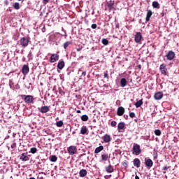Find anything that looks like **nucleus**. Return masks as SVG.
I'll return each instance as SVG.
<instances>
[{"instance_id": "c85d7f7f", "label": "nucleus", "mask_w": 179, "mask_h": 179, "mask_svg": "<svg viewBox=\"0 0 179 179\" xmlns=\"http://www.w3.org/2000/svg\"><path fill=\"white\" fill-rule=\"evenodd\" d=\"M152 8H155V9H160V4H159V2L157 1H153Z\"/></svg>"}, {"instance_id": "dca6fc26", "label": "nucleus", "mask_w": 179, "mask_h": 179, "mask_svg": "<svg viewBox=\"0 0 179 179\" xmlns=\"http://www.w3.org/2000/svg\"><path fill=\"white\" fill-rule=\"evenodd\" d=\"M134 167L139 169L141 167V160L138 158H135L133 161Z\"/></svg>"}, {"instance_id": "4be33fe9", "label": "nucleus", "mask_w": 179, "mask_h": 179, "mask_svg": "<svg viewBox=\"0 0 179 179\" xmlns=\"http://www.w3.org/2000/svg\"><path fill=\"white\" fill-rule=\"evenodd\" d=\"M81 135H86L87 134V127L86 126H83L80 129Z\"/></svg>"}, {"instance_id": "2eb2a0df", "label": "nucleus", "mask_w": 179, "mask_h": 179, "mask_svg": "<svg viewBox=\"0 0 179 179\" xmlns=\"http://www.w3.org/2000/svg\"><path fill=\"white\" fill-rule=\"evenodd\" d=\"M154 98L155 100H162L163 99V92H158L155 94Z\"/></svg>"}, {"instance_id": "69168bd1", "label": "nucleus", "mask_w": 179, "mask_h": 179, "mask_svg": "<svg viewBox=\"0 0 179 179\" xmlns=\"http://www.w3.org/2000/svg\"><path fill=\"white\" fill-rule=\"evenodd\" d=\"M18 1H22V0H18Z\"/></svg>"}, {"instance_id": "2f4dec72", "label": "nucleus", "mask_w": 179, "mask_h": 179, "mask_svg": "<svg viewBox=\"0 0 179 179\" xmlns=\"http://www.w3.org/2000/svg\"><path fill=\"white\" fill-rule=\"evenodd\" d=\"M81 120L84 122L88 121L89 120V116L87 115H83L81 116Z\"/></svg>"}, {"instance_id": "13d9d810", "label": "nucleus", "mask_w": 179, "mask_h": 179, "mask_svg": "<svg viewBox=\"0 0 179 179\" xmlns=\"http://www.w3.org/2000/svg\"><path fill=\"white\" fill-rule=\"evenodd\" d=\"M81 71H82V70H81V69H79V70H78V72H81Z\"/></svg>"}, {"instance_id": "bf43d9fd", "label": "nucleus", "mask_w": 179, "mask_h": 179, "mask_svg": "<svg viewBox=\"0 0 179 179\" xmlns=\"http://www.w3.org/2000/svg\"><path fill=\"white\" fill-rule=\"evenodd\" d=\"M77 51H80V49H77Z\"/></svg>"}, {"instance_id": "79ce46f5", "label": "nucleus", "mask_w": 179, "mask_h": 179, "mask_svg": "<svg viewBox=\"0 0 179 179\" xmlns=\"http://www.w3.org/2000/svg\"><path fill=\"white\" fill-rule=\"evenodd\" d=\"M91 27H92V29H97V24H92L91 25Z\"/></svg>"}, {"instance_id": "603ef678", "label": "nucleus", "mask_w": 179, "mask_h": 179, "mask_svg": "<svg viewBox=\"0 0 179 179\" xmlns=\"http://www.w3.org/2000/svg\"><path fill=\"white\" fill-rule=\"evenodd\" d=\"M135 179H139V176H138L137 175H136Z\"/></svg>"}, {"instance_id": "a878e982", "label": "nucleus", "mask_w": 179, "mask_h": 179, "mask_svg": "<svg viewBox=\"0 0 179 179\" xmlns=\"http://www.w3.org/2000/svg\"><path fill=\"white\" fill-rule=\"evenodd\" d=\"M49 160H50L52 163H55L58 160V157L57 155H50L49 157Z\"/></svg>"}, {"instance_id": "72a5a7b5", "label": "nucleus", "mask_w": 179, "mask_h": 179, "mask_svg": "<svg viewBox=\"0 0 179 179\" xmlns=\"http://www.w3.org/2000/svg\"><path fill=\"white\" fill-rule=\"evenodd\" d=\"M169 169H171V166H164L162 168V171H163V174H166V171H167V170H169Z\"/></svg>"}, {"instance_id": "a19ab883", "label": "nucleus", "mask_w": 179, "mask_h": 179, "mask_svg": "<svg viewBox=\"0 0 179 179\" xmlns=\"http://www.w3.org/2000/svg\"><path fill=\"white\" fill-rule=\"evenodd\" d=\"M129 117H130L131 118H134V117H135V113H134V112L130 113H129Z\"/></svg>"}, {"instance_id": "ea45409f", "label": "nucleus", "mask_w": 179, "mask_h": 179, "mask_svg": "<svg viewBox=\"0 0 179 179\" xmlns=\"http://www.w3.org/2000/svg\"><path fill=\"white\" fill-rule=\"evenodd\" d=\"M111 127H116L117 126V122H115V121H114V120H113L112 122H111Z\"/></svg>"}, {"instance_id": "09e8293b", "label": "nucleus", "mask_w": 179, "mask_h": 179, "mask_svg": "<svg viewBox=\"0 0 179 179\" xmlns=\"http://www.w3.org/2000/svg\"><path fill=\"white\" fill-rule=\"evenodd\" d=\"M76 113H77L78 114H80V113H82V111H80V110H78L76 111Z\"/></svg>"}, {"instance_id": "a18cd8bd", "label": "nucleus", "mask_w": 179, "mask_h": 179, "mask_svg": "<svg viewBox=\"0 0 179 179\" xmlns=\"http://www.w3.org/2000/svg\"><path fill=\"white\" fill-rule=\"evenodd\" d=\"M82 75H83V76H86V71H83V72L82 73Z\"/></svg>"}, {"instance_id": "8fccbe9b", "label": "nucleus", "mask_w": 179, "mask_h": 179, "mask_svg": "<svg viewBox=\"0 0 179 179\" xmlns=\"http://www.w3.org/2000/svg\"><path fill=\"white\" fill-rule=\"evenodd\" d=\"M5 3H6V5H8V3H9V2L8 1V0L5 1Z\"/></svg>"}, {"instance_id": "f8f14e48", "label": "nucleus", "mask_w": 179, "mask_h": 179, "mask_svg": "<svg viewBox=\"0 0 179 179\" xmlns=\"http://www.w3.org/2000/svg\"><path fill=\"white\" fill-rule=\"evenodd\" d=\"M38 110L43 114L45 113H48V111H50V106H42L41 108H38Z\"/></svg>"}, {"instance_id": "49530a36", "label": "nucleus", "mask_w": 179, "mask_h": 179, "mask_svg": "<svg viewBox=\"0 0 179 179\" xmlns=\"http://www.w3.org/2000/svg\"><path fill=\"white\" fill-rule=\"evenodd\" d=\"M124 118H125V120H128V115H124Z\"/></svg>"}, {"instance_id": "aec40b11", "label": "nucleus", "mask_w": 179, "mask_h": 179, "mask_svg": "<svg viewBox=\"0 0 179 179\" xmlns=\"http://www.w3.org/2000/svg\"><path fill=\"white\" fill-rule=\"evenodd\" d=\"M80 177H86L87 176V171L86 169H81L79 172Z\"/></svg>"}, {"instance_id": "e433bc0d", "label": "nucleus", "mask_w": 179, "mask_h": 179, "mask_svg": "<svg viewBox=\"0 0 179 179\" xmlns=\"http://www.w3.org/2000/svg\"><path fill=\"white\" fill-rule=\"evenodd\" d=\"M102 44H103V45H108V40H107L106 38H103L102 39Z\"/></svg>"}, {"instance_id": "6e6552de", "label": "nucleus", "mask_w": 179, "mask_h": 179, "mask_svg": "<svg viewBox=\"0 0 179 179\" xmlns=\"http://www.w3.org/2000/svg\"><path fill=\"white\" fill-rule=\"evenodd\" d=\"M29 72H30V68H29V65H27V64L23 65L22 69V75L26 76V75H27L29 73Z\"/></svg>"}, {"instance_id": "f704fd0d", "label": "nucleus", "mask_w": 179, "mask_h": 179, "mask_svg": "<svg viewBox=\"0 0 179 179\" xmlns=\"http://www.w3.org/2000/svg\"><path fill=\"white\" fill-rule=\"evenodd\" d=\"M154 134L157 136H160V135H162V131H160V129H156V130H155Z\"/></svg>"}, {"instance_id": "473e14b6", "label": "nucleus", "mask_w": 179, "mask_h": 179, "mask_svg": "<svg viewBox=\"0 0 179 179\" xmlns=\"http://www.w3.org/2000/svg\"><path fill=\"white\" fill-rule=\"evenodd\" d=\"M64 125V122L62 120H59L56 122V126L58 127V128H61Z\"/></svg>"}, {"instance_id": "e2e57ef3", "label": "nucleus", "mask_w": 179, "mask_h": 179, "mask_svg": "<svg viewBox=\"0 0 179 179\" xmlns=\"http://www.w3.org/2000/svg\"><path fill=\"white\" fill-rule=\"evenodd\" d=\"M111 177V175L109 176V178Z\"/></svg>"}, {"instance_id": "bb28decb", "label": "nucleus", "mask_w": 179, "mask_h": 179, "mask_svg": "<svg viewBox=\"0 0 179 179\" xmlns=\"http://www.w3.org/2000/svg\"><path fill=\"white\" fill-rule=\"evenodd\" d=\"M102 150H104V147L103 145H101L95 149L94 153H100V152H101Z\"/></svg>"}, {"instance_id": "423d86ee", "label": "nucleus", "mask_w": 179, "mask_h": 179, "mask_svg": "<svg viewBox=\"0 0 179 179\" xmlns=\"http://www.w3.org/2000/svg\"><path fill=\"white\" fill-rule=\"evenodd\" d=\"M134 41L138 44H141L142 41V34L141 32H136L134 36Z\"/></svg>"}, {"instance_id": "864d4df0", "label": "nucleus", "mask_w": 179, "mask_h": 179, "mask_svg": "<svg viewBox=\"0 0 179 179\" xmlns=\"http://www.w3.org/2000/svg\"><path fill=\"white\" fill-rule=\"evenodd\" d=\"M115 27H116V29H118V28L120 27V25L117 24V25L115 26Z\"/></svg>"}, {"instance_id": "7ed1b4c3", "label": "nucleus", "mask_w": 179, "mask_h": 179, "mask_svg": "<svg viewBox=\"0 0 179 179\" xmlns=\"http://www.w3.org/2000/svg\"><path fill=\"white\" fill-rule=\"evenodd\" d=\"M67 152L71 156L76 155L78 153V148L75 145H71L67 148Z\"/></svg>"}, {"instance_id": "6e6d98bb", "label": "nucleus", "mask_w": 179, "mask_h": 179, "mask_svg": "<svg viewBox=\"0 0 179 179\" xmlns=\"http://www.w3.org/2000/svg\"><path fill=\"white\" fill-rule=\"evenodd\" d=\"M44 160H45V159H41V162H44Z\"/></svg>"}, {"instance_id": "0eeeda50", "label": "nucleus", "mask_w": 179, "mask_h": 179, "mask_svg": "<svg viewBox=\"0 0 179 179\" xmlns=\"http://www.w3.org/2000/svg\"><path fill=\"white\" fill-rule=\"evenodd\" d=\"M165 64H162L159 66V71L162 75H164V76H167V68Z\"/></svg>"}, {"instance_id": "5701e85b", "label": "nucleus", "mask_w": 179, "mask_h": 179, "mask_svg": "<svg viewBox=\"0 0 179 179\" xmlns=\"http://www.w3.org/2000/svg\"><path fill=\"white\" fill-rule=\"evenodd\" d=\"M101 157V162H107L108 160V154L107 153L102 154Z\"/></svg>"}, {"instance_id": "1a4fd4ad", "label": "nucleus", "mask_w": 179, "mask_h": 179, "mask_svg": "<svg viewBox=\"0 0 179 179\" xmlns=\"http://www.w3.org/2000/svg\"><path fill=\"white\" fill-rule=\"evenodd\" d=\"M115 2L114 1H109L106 3V5L109 9V11L110 10H115V8L114 7Z\"/></svg>"}, {"instance_id": "37998d69", "label": "nucleus", "mask_w": 179, "mask_h": 179, "mask_svg": "<svg viewBox=\"0 0 179 179\" xmlns=\"http://www.w3.org/2000/svg\"><path fill=\"white\" fill-rule=\"evenodd\" d=\"M48 2H50V0H43V3L44 5H47V3H48Z\"/></svg>"}, {"instance_id": "680f3d73", "label": "nucleus", "mask_w": 179, "mask_h": 179, "mask_svg": "<svg viewBox=\"0 0 179 179\" xmlns=\"http://www.w3.org/2000/svg\"><path fill=\"white\" fill-rule=\"evenodd\" d=\"M10 87H12V86L10 85Z\"/></svg>"}, {"instance_id": "a211bd4d", "label": "nucleus", "mask_w": 179, "mask_h": 179, "mask_svg": "<svg viewBox=\"0 0 179 179\" xmlns=\"http://www.w3.org/2000/svg\"><path fill=\"white\" fill-rule=\"evenodd\" d=\"M64 67H65V62H64V60L59 61L57 64L58 69H60V71H62V69H64Z\"/></svg>"}, {"instance_id": "c756f323", "label": "nucleus", "mask_w": 179, "mask_h": 179, "mask_svg": "<svg viewBox=\"0 0 179 179\" xmlns=\"http://www.w3.org/2000/svg\"><path fill=\"white\" fill-rule=\"evenodd\" d=\"M13 8L16 9V10H19V9H20V4L17 2H15L13 4Z\"/></svg>"}, {"instance_id": "c9c22d12", "label": "nucleus", "mask_w": 179, "mask_h": 179, "mask_svg": "<svg viewBox=\"0 0 179 179\" xmlns=\"http://www.w3.org/2000/svg\"><path fill=\"white\" fill-rule=\"evenodd\" d=\"M30 152L32 153V155H34L35 153H37V148H31L30 149Z\"/></svg>"}, {"instance_id": "f03ea898", "label": "nucleus", "mask_w": 179, "mask_h": 179, "mask_svg": "<svg viewBox=\"0 0 179 179\" xmlns=\"http://www.w3.org/2000/svg\"><path fill=\"white\" fill-rule=\"evenodd\" d=\"M29 43H30V37H22L20 40V45H21V47H22V48H26V47H27V45H29Z\"/></svg>"}, {"instance_id": "7c9ffc66", "label": "nucleus", "mask_w": 179, "mask_h": 179, "mask_svg": "<svg viewBox=\"0 0 179 179\" xmlns=\"http://www.w3.org/2000/svg\"><path fill=\"white\" fill-rule=\"evenodd\" d=\"M71 44H72V42L71 41H66V43H64V49L66 50L67 47H69V45H71Z\"/></svg>"}, {"instance_id": "5fc2aeb1", "label": "nucleus", "mask_w": 179, "mask_h": 179, "mask_svg": "<svg viewBox=\"0 0 179 179\" xmlns=\"http://www.w3.org/2000/svg\"><path fill=\"white\" fill-rule=\"evenodd\" d=\"M38 165L41 164V162H38Z\"/></svg>"}, {"instance_id": "58836bf2", "label": "nucleus", "mask_w": 179, "mask_h": 179, "mask_svg": "<svg viewBox=\"0 0 179 179\" xmlns=\"http://www.w3.org/2000/svg\"><path fill=\"white\" fill-rule=\"evenodd\" d=\"M103 78H106V79H108V71H104V73H103Z\"/></svg>"}, {"instance_id": "f257e3e1", "label": "nucleus", "mask_w": 179, "mask_h": 179, "mask_svg": "<svg viewBox=\"0 0 179 179\" xmlns=\"http://www.w3.org/2000/svg\"><path fill=\"white\" fill-rule=\"evenodd\" d=\"M20 97H22L26 104H33L34 103V98L31 95H20Z\"/></svg>"}, {"instance_id": "9d476101", "label": "nucleus", "mask_w": 179, "mask_h": 179, "mask_svg": "<svg viewBox=\"0 0 179 179\" xmlns=\"http://www.w3.org/2000/svg\"><path fill=\"white\" fill-rule=\"evenodd\" d=\"M58 59H59V55L52 54L50 57V62H51V64H53L54 62H57Z\"/></svg>"}, {"instance_id": "20e7f679", "label": "nucleus", "mask_w": 179, "mask_h": 179, "mask_svg": "<svg viewBox=\"0 0 179 179\" xmlns=\"http://www.w3.org/2000/svg\"><path fill=\"white\" fill-rule=\"evenodd\" d=\"M133 150L136 156L142 153V150H141V145H139V144L134 143L133 146Z\"/></svg>"}, {"instance_id": "4468645a", "label": "nucleus", "mask_w": 179, "mask_h": 179, "mask_svg": "<svg viewBox=\"0 0 179 179\" xmlns=\"http://www.w3.org/2000/svg\"><path fill=\"white\" fill-rule=\"evenodd\" d=\"M102 139L105 143H108L111 142V136L108 134H105L103 137Z\"/></svg>"}, {"instance_id": "9b49d317", "label": "nucleus", "mask_w": 179, "mask_h": 179, "mask_svg": "<svg viewBox=\"0 0 179 179\" xmlns=\"http://www.w3.org/2000/svg\"><path fill=\"white\" fill-rule=\"evenodd\" d=\"M29 156H27V152L22 153L20 156V160L22 162H29Z\"/></svg>"}, {"instance_id": "6ab92c4d", "label": "nucleus", "mask_w": 179, "mask_h": 179, "mask_svg": "<svg viewBox=\"0 0 179 179\" xmlns=\"http://www.w3.org/2000/svg\"><path fill=\"white\" fill-rule=\"evenodd\" d=\"M152 15H153V12H152V10H148L147 15L145 18L146 22H149V20H150V17H152Z\"/></svg>"}, {"instance_id": "c03bdc74", "label": "nucleus", "mask_w": 179, "mask_h": 179, "mask_svg": "<svg viewBox=\"0 0 179 179\" xmlns=\"http://www.w3.org/2000/svg\"><path fill=\"white\" fill-rule=\"evenodd\" d=\"M15 148H16V143H14L11 145V148L12 149H15Z\"/></svg>"}, {"instance_id": "39448f33", "label": "nucleus", "mask_w": 179, "mask_h": 179, "mask_svg": "<svg viewBox=\"0 0 179 179\" xmlns=\"http://www.w3.org/2000/svg\"><path fill=\"white\" fill-rule=\"evenodd\" d=\"M166 57L168 61H173V59L176 58V52H174L173 50H169L166 54Z\"/></svg>"}, {"instance_id": "3c124183", "label": "nucleus", "mask_w": 179, "mask_h": 179, "mask_svg": "<svg viewBox=\"0 0 179 179\" xmlns=\"http://www.w3.org/2000/svg\"><path fill=\"white\" fill-rule=\"evenodd\" d=\"M154 159H157V154L154 156Z\"/></svg>"}, {"instance_id": "052dcab7", "label": "nucleus", "mask_w": 179, "mask_h": 179, "mask_svg": "<svg viewBox=\"0 0 179 179\" xmlns=\"http://www.w3.org/2000/svg\"><path fill=\"white\" fill-rule=\"evenodd\" d=\"M165 178H167V176H165Z\"/></svg>"}, {"instance_id": "f3484780", "label": "nucleus", "mask_w": 179, "mask_h": 179, "mask_svg": "<svg viewBox=\"0 0 179 179\" xmlns=\"http://www.w3.org/2000/svg\"><path fill=\"white\" fill-rule=\"evenodd\" d=\"M145 164L146 167H152L153 166V161L150 159H145Z\"/></svg>"}, {"instance_id": "412c9836", "label": "nucleus", "mask_w": 179, "mask_h": 179, "mask_svg": "<svg viewBox=\"0 0 179 179\" xmlns=\"http://www.w3.org/2000/svg\"><path fill=\"white\" fill-rule=\"evenodd\" d=\"M128 83V81H127V79L125 78H122L120 80V86L121 87H125Z\"/></svg>"}, {"instance_id": "4c0bfd02", "label": "nucleus", "mask_w": 179, "mask_h": 179, "mask_svg": "<svg viewBox=\"0 0 179 179\" xmlns=\"http://www.w3.org/2000/svg\"><path fill=\"white\" fill-rule=\"evenodd\" d=\"M122 166L124 167V169H128V162L125 161L122 163Z\"/></svg>"}, {"instance_id": "4d7b16f0", "label": "nucleus", "mask_w": 179, "mask_h": 179, "mask_svg": "<svg viewBox=\"0 0 179 179\" xmlns=\"http://www.w3.org/2000/svg\"><path fill=\"white\" fill-rule=\"evenodd\" d=\"M29 179H36V178H33V177H32V178H30Z\"/></svg>"}, {"instance_id": "b1692460", "label": "nucleus", "mask_w": 179, "mask_h": 179, "mask_svg": "<svg viewBox=\"0 0 179 179\" xmlns=\"http://www.w3.org/2000/svg\"><path fill=\"white\" fill-rule=\"evenodd\" d=\"M124 128H125V123L121 122L118 124L117 125V129L119 131V132L122 130L124 129Z\"/></svg>"}, {"instance_id": "ddd939ff", "label": "nucleus", "mask_w": 179, "mask_h": 179, "mask_svg": "<svg viewBox=\"0 0 179 179\" xmlns=\"http://www.w3.org/2000/svg\"><path fill=\"white\" fill-rule=\"evenodd\" d=\"M124 113H125V108H124V107L120 106V107L117 108V115L119 117H121V116L124 115Z\"/></svg>"}, {"instance_id": "0e129e2a", "label": "nucleus", "mask_w": 179, "mask_h": 179, "mask_svg": "<svg viewBox=\"0 0 179 179\" xmlns=\"http://www.w3.org/2000/svg\"><path fill=\"white\" fill-rule=\"evenodd\" d=\"M136 121H137V120H135V122H136Z\"/></svg>"}, {"instance_id": "de8ad7c7", "label": "nucleus", "mask_w": 179, "mask_h": 179, "mask_svg": "<svg viewBox=\"0 0 179 179\" xmlns=\"http://www.w3.org/2000/svg\"><path fill=\"white\" fill-rule=\"evenodd\" d=\"M138 69H142V66L141 64L138 65Z\"/></svg>"}, {"instance_id": "393cba45", "label": "nucleus", "mask_w": 179, "mask_h": 179, "mask_svg": "<svg viewBox=\"0 0 179 179\" xmlns=\"http://www.w3.org/2000/svg\"><path fill=\"white\" fill-rule=\"evenodd\" d=\"M106 171L108 173H113L114 172V166L109 165L106 167Z\"/></svg>"}, {"instance_id": "cd10ccee", "label": "nucleus", "mask_w": 179, "mask_h": 179, "mask_svg": "<svg viewBox=\"0 0 179 179\" xmlns=\"http://www.w3.org/2000/svg\"><path fill=\"white\" fill-rule=\"evenodd\" d=\"M143 104V99H141L137 102H136L135 106L136 108H139V107H141V106H142Z\"/></svg>"}]
</instances>
